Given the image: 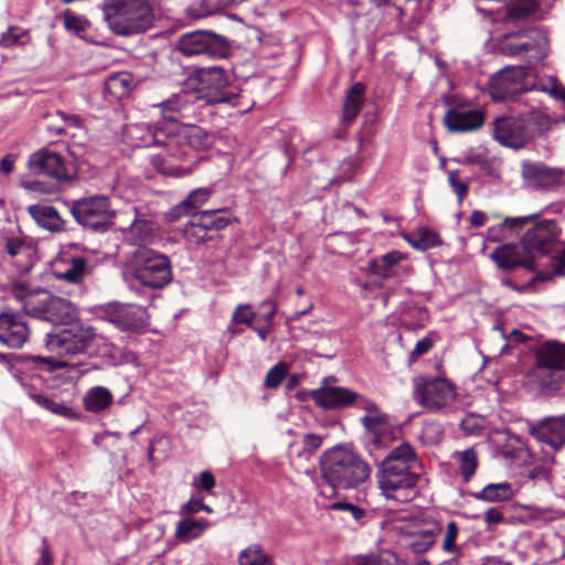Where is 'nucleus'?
<instances>
[{"mask_svg":"<svg viewBox=\"0 0 565 565\" xmlns=\"http://www.w3.org/2000/svg\"><path fill=\"white\" fill-rule=\"evenodd\" d=\"M199 214L213 237L218 231L224 230L235 220L232 212L227 209L205 210L199 212Z\"/></svg>","mask_w":565,"mask_h":565,"instance_id":"nucleus-39","label":"nucleus"},{"mask_svg":"<svg viewBox=\"0 0 565 565\" xmlns=\"http://www.w3.org/2000/svg\"><path fill=\"white\" fill-rule=\"evenodd\" d=\"M202 501H203L202 498L192 497L186 503H184L180 508V514L193 515V514L199 513L200 508H202V505H201Z\"/></svg>","mask_w":565,"mask_h":565,"instance_id":"nucleus-60","label":"nucleus"},{"mask_svg":"<svg viewBox=\"0 0 565 565\" xmlns=\"http://www.w3.org/2000/svg\"><path fill=\"white\" fill-rule=\"evenodd\" d=\"M26 212L39 227L50 233L66 231V221L52 205L44 203L31 204L26 207Z\"/></svg>","mask_w":565,"mask_h":565,"instance_id":"nucleus-25","label":"nucleus"},{"mask_svg":"<svg viewBox=\"0 0 565 565\" xmlns=\"http://www.w3.org/2000/svg\"><path fill=\"white\" fill-rule=\"evenodd\" d=\"M473 498L484 502H502L513 498L514 491L509 482L489 483L479 492L472 494Z\"/></svg>","mask_w":565,"mask_h":565,"instance_id":"nucleus-38","label":"nucleus"},{"mask_svg":"<svg viewBox=\"0 0 565 565\" xmlns=\"http://www.w3.org/2000/svg\"><path fill=\"white\" fill-rule=\"evenodd\" d=\"M524 121L529 127L530 139L537 132H543L551 127V117L545 109L539 105H532L529 109L522 114Z\"/></svg>","mask_w":565,"mask_h":565,"instance_id":"nucleus-37","label":"nucleus"},{"mask_svg":"<svg viewBox=\"0 0 565 565\" xmlns=\"http://www.w3.org/2000/svg\"><path fill=\"white\" fill-rule=\"evenodd\" d=\"M282 382V361H278L267 373L264 385L267 388H277Z\"/></svg>","mask_w":565,"mask_h":565,"instance_id":"nucleus-55","label":"nucleus"},{"mask_svg":"<svg viewBox=\"0 0 565 565\" xmlns=\"http://www.w3.org/2000/svg\"><path fill=\"white\" fill-rule=\"evenodd\" d=\"M26 35L28 33L24 30L18 26H10L7 32L1 34L0 46L10 47L15 44L23 43L21 39Z\"/></svg>","mask_w":565,"mask_h":565,"instance_id":"nucleus-54","label":"nucleus"},{"mask_svg":"<svg viewBox=\"0 0 565 565\" xmlns=\"http://www.w3.org/2000/svg\"><path fill=\"white\" fill-rule=\"evenodd\" d=\"M210 526L207 520L186 518L177 523L175 537L182 543L199 539Z\"/></svg>","mask_w":565,"mask_h":565,"instance_id":"nucleus-36","label":"nucleus"},{"mask_svg":"<svg viewBox=\"0 0 565 565\" xmlns=\"http://www.w3.org/2000/svg\"><path fill=\"white\" fill-rule=\"evenodd\" d=\"M128 233L135 243H146L153 237V226L146 220H136L129 226Z\"/></svg>","mask_w":565,"mask_h":565,"instance_id":"nucleus-49","label":"nucleus"},{"mask_svg":"<svg viewBox=\"0 0 565 565\" xmlns=\"http://www.w3.org/2000/svg\"><path fill=\"white\" fill-rule=\"evenodd\" d=\"M356 565H401V561L394 552L385 550L364 557Z\"/></svg>","mask_w":565,"mask_h":565,"instance_id":"nucleus-52","label":"nucleus"},{"mask_svg":"<svg viewBox=\"0 0 565 565\" xmlns=\"http://www.w3.org/2000/svg\"><path fill=\"white\" fill-rule=\"evenodd\" d=\"M212 193L213 191L211 188L195 189L190 192L188 198L179 205V207L186 210L188 213H190V210H198L209 201Z\"/></svg>","mask_w":565,"mask_h":565,"instance_id":"nucleus-48","label":"nucleus"},{"mask_svg":"<svg viewBox=\"0 0 565 565\" xmlns=\"http://www.w3.org/2000/svg\"><path fill=\"white\" fill-rule=\"evenodd\" d=\"M441 539V550L451 555V558L441 565H456L458 558L462 555V547L458 543L460 527L455 521H449L444 527L439 526Z\"/></svg>","mask_w":565,"mask_h":565,"instance_id":"nucleus-34","label":"nucleus"},{"mask_svg":"<svg viewBox=\"0 0 565 565\" xmlns=\"http://www.w3.org/2000/svg\"><path fill=\"white\" fill-rule=\"evenodd\" d=\"M64 26L68 31L81 32L85 30L86 23L76 14L66 11L64 13Z\"/></svg>","mask_w":565,"mask_h":565,"instance_id":"nucleus-58","label":"nucleus"},{"mask_svg":"<svg viewBox=\"0 0 565 565\" xmlns=\"http://www.w3.org/2000/svg\"><path fill=\"white\" fill-rule=\"evenodd\" d=\"M114 402V395L104 386H94L85 394L83 405L85 411L98 414L108 407Z\"/></svg>","mask_w":565,"mask_h":565,"instance_id":"nucleus-35","label":"nucleus"},{"mask_svg":"<svg viewBox=\"0 0 565 565\" xmlns=\"http://www.w3.org/2000/svg\"><path fill=\"white\" fill-rule=\"evenodd\" d=\"M317 405L323 408L355 407L364 412L361 417L363 444L369 455L377 460L382 451L388 449L396 440L390 417L377 404L359 393L341 386L322 385L311 392Z\"/></svg>","mask_w":565,"mask_h":565,"instance_id":"nucleus-2","label":"nucleus"},{"mask_svg":"<svg viewBox=\"0 0 565 565\" xmlns=\"http://www.w3.org/2000/svg\"><path fill=\"white\" fill-rule=\"evenodd\" d=\"M171 126L169 159L182 166H193L194 171L200 161L194 152L211 149L216 135L196 125H183L173 118Z\"/></svg>","mask_w":565,"mask_h":565,"instance_id":"nucleus-8","label":"nucleus"},{"mask_svg":"<svg viewBox=\"0 0 565 565\" xmlns=\"http://www.w3.org/2000/svg\"><path fill=\"white\" fill-rule=\"evenodd\" d=\"M371 472V466L349 445H337L321 457L322 478L333 488H358L370 479Z\"/></svg>","mask_w":565,"mask_h":565,"instance_id":"nucleus-4","label":"nucleus"},{"mask_svg":"<svg viewBox=\"0 0 565 565\" xmlns=\"http://www.w3.org/2000/svg\"><path fill=\"white\" fill-rule=\"evenodd\" d=\"M503 519V513L498 508H490L484 512V522L488 525L499 524Z\"/></svg>","mask_w":565,"mask_h":565,"instance_id":"nucleus-61","label":"nucleus"},{"mask_svg":"<svg viewBox=\"0 0 565 565\" xmlns=\"http://www.w3.org/2000/svg\"><path fill=\"white\" fill-rule=\"evenodd\" d=\"M548 52V39L544 31L540 29H530L522 31V42L520 49L521 57L529 63L542 61Z\"/></svg>","mask_w":565,"mask_h":565,"instance_id":"nucleus-24","label":"nucleus"},{"mask_svg":"<svg viewBox=\"0 0 565 565\" xmlns=\"http://www.w3.org/2000/svg\"><path fill=\"white\" fill-rule=\"evenodd\" d=\"M200 88L196 99L202 105L227 104L233 108H241V95L237 88L232 85L226 71L218 66L201 68L198 72ZM249 109L246 107L239 109L245 113Z\"/></svg>","mask_w":565,"mask_h":565,"instance_id":"nucleus-10","label":"nucleus"},{"mask_svg":"<svg viewBox=\"0 0 565 565\" xmlns=\"http://www.w3.org/2000/svg\"><path fill=\"white\" fill-rule=\"evenodd\" d=\"M28 164L32 172L47 175L58 182L71 178L63 156L50 148H42L32 153Z\"/></svg>","mask_w":565,"mask_h":565,"instance_id":"nucleus-18","label":"nucleus"},{"mask_svg":"<svg viewBox=\"0 0 565 565\" xmlns=\"http://www.w3.org/2000/svg\"><path fill=\"white\" fill-rule=\"evenodd\" d=\"M14 297L21 301L25 315L64 328L45 334L47 350L60 355H75L86 352L94 343L95 329L77 320V309L65 298L55 296L46 289L28 290L24 285L13 287Z\"/></svg>","mask_w":565,"mask_h":565,"instance_id":"nucleus-1","label":"nucleus"},{"mask_svg":"<svg viewBox=\"0 0 565 565\" xmlns=\"http://www.w3.org/2000/svg\"><path fill=\"white\" fill-rule=\"evenodd\" d=\"M238 563L239 565H267L268 556L262 552L259 546L252 545L241 552Z\"/></svg>","mask_w":565,"mask_h":565,"instance_id":"nucleus-50","label":"nucleus"},{"mask_svg":"<svg viewBox=\"0 0 565 565\" xmlns=\"http://www.w3.org/2000/svg\"><path fill=\"white\" fill-rule=\"evenodd\" d=\"M188 97L189 94L186 92H182L180 94L173 95L171 98L162 102L159 106L162 109V118H173L175 114L183 115V113L186 110L188 106Z\"/></svg>","mask_w":565,"mask_h":565,"instance_id":"nucleus-45","label":"nucleus"},{"mask_svg":"<svg viewBox=\"0 0 565 565\" xmlns=\"http://www.w3.org/2000/svg\"><path fill=\"white\" fill-rule=\"evenodd\" d=\"M448 183L456 193L458 202L461 203L468 194V182L460 180L458 170H450L448 171Z\"/></svg>","mask_w":565,"mask_h":565,"instance_id":"nucleus-53","label":"nucleus"},{"mask_svg":"<svg viewBox=\"0 0 565 565\" xmlns=\"http://www.w3.org/2000/svg\"><path fill=\"white\" fill-rule=\"evenodd\" d=\"M30 330L15 313H0V342L12 349H20L29 340Z\"/></svg>","mask_w":565,"mask_h":565,"instance_id":"nucleus-21","label":"nucleus"},{"mask_svg":"<svg viewBox=\"0 0 565 565\" xmlns=\"http://www.w3.org/2000/svg\"><path fill=\"white\" fill-rule=\"evenodd\" d=\"M420 467L414 448L403 443L381 460L376 482L386 500L398 503L413 501L419 494Z\"/></svg>","mask_w":565,"mask_h":565,"instance_id":"nucleus-3","label":"nucleus"},{"mask_svg":"<svg viewBox=\"0 0 565 565\" xmlns=\"http://www.w3.org/2000/svg\"><path fill=\"white\" fill-rule=\"evenodd\" d=\"M90 273L87 258L82 256L63 258L53 271L56 279L75 285L82 284Z\"/></svg>","mask_w":565,"mask_h":565,"instance_id":"nucleus-26","label":"nucleus"},{"mask_svg":"<svg viewBox=\"0 0 565 565\" xmlns=\"http://www.w3.org/2000/svg\"><path fill=\"white\" fill-rule=\"evenodd\" d=\"M134 78L130 73L121 72L114 74L106 81L107 92L116 99H121L129 95L132 89Z\"/></svg>","mask_w":565,"mask_h":565,"instance_id":"nucleus-41","label":"nucleus"},{"mask_svg":"<svg viewBox=\"0 0 565 565\" xmlns=\"http://www.w3.org/2000/svg\"><path fill=\"white\" fill-rule=\"evenodd\" d=\"M177 49L186 57L207 56L223 58L228 55L231 44L225 36L215 32L195 30L183 33L178 40Z\"/></svg>","mask_w":565,"mask_h":565,"instance_id":"nucleus-13","label":"nucleus"},{"mask_svg":"<svg viewBox=\"0 0 565 565\" xmlns=\"http://www.w3.org/2000/svg\"><path fill=\"white\" fill-rule=\"evenodd\" d=\"M322 443L323 436L321 435L303 430H289L285 435V446H287L290 466L297 471L308 472L312 466V459L322 446Z\"/></svg>","mask_w":565,"mask_h":565,"instance_id":"nucleus-14","label":"nucleus"},{"mask_svg":"<svg viewBox=\"0 0 565 565\" xmlns=\"http://www.w3.org/2000/svg\"><path fill=\"white\" fill-rule=\"evenodd\" d=\"M540 89L550 93L555 98H564L565 92L556 79H550V86L537 88L531 73L523 66H508L499 71L490 78L489 94L493 100L503 102L513 98L518 94Z\"/></svg>","mask_w":565,"mask_h":565,"instance_id":"nucleus-9","label":"nucleus"},{"mask_svg":"<svg viewBox=\"0 0 565 565\" xmlns=\"http://www.w3.org/2000/svg\"><path fill=\"white\" fill-rule=\"evenodd\" d=\"M216 481L213 473L209 470H204L199 475L198 481L193 482V486L199 491L211 493L215 488Z\"/></svg>","mask_w":565,"mask_h":565,"instance_id":"nucleus-56","label":"nucleus"},{"mask_svg":"<svg viewBox=\"0 0 565 565\" xmlns=\"http://www.w3.org/2000/svg\"><path fill=\"white\" fill-rule=\"evenodd\" d=\"M56 115L62 118V120L65 122V127H57L55 128V132L57 135H62L66 132V127H79L81 126V118L76 115H67L64 111H56Z\"/></svg>","mask_w":565,"mask_h":565,"instance_id":"nucleus-59","label":"nucleus"},{"mask_svg":"<svg viewBox=\"0 0 565 565\" xmlns=\"http://www.w3.org/2000/svg\"><path fill=\"white\" fill-rule=\"evenodd\" d=\"M95 312L121 331H137L148 326L145 309L135 305L109 302L97 306Z\"/></svg>","mask_w":565,"mask_h":565,"instance_id":"nucleus-16","label":"nucleus"},{"mask_svg":"<svg viewBox=\"0 0 565 565\" xmlns=\"http://www.w3.org/2000/svg\"><path fill=\"white\" fill-rule=\"evenodd\" d=\"M126 266L136 281L152 290L164 288L173 279L169 257L143 245L131 253Z\"/></svg>","mask_w":565,"mask_h":565,"instance_id":"nucleus-7","label":"nucleus"},{"mask_svg":"<svg viewBox=\"0 0 565 565\" xmlns=\"http://www.w3.org/2000/svg\"><path fill=\"white\" fill-rule=\"evenodd\" d=\"M530 434L552 449L558 450L565 445V418L550 417L530 427Z\"/></svg>","mask_w":565,"mask_h":565,"instance_id":"nucleus-22","label":"nucleus"},{"mask_svg":"<svg viewBox=\"0 0 565 565\" xmlns=\"http://www.w3.org/2000/svg\"><path fill=\"white\" fill-rule=\"evenodd\" d=\"M329 509L332 511H341L343 512L344 521H354L355 523H360L365 518V510L350 502L337 501L329 505Z\"/></svg>","mask_w":565,"mask_h":565,"instance_id":"nucleus-47","label":"nucleus"},{"mask_svg":"<svg viewBox=\"0 0 565 565\" xmlns=\"http://www.w3.org/2000/svg\"><path fill=\"white\" fill-rule=\"evenodd\" d=\"M4 252L17 265L20 273H28L33 267L32 239L24 235H8L3 237Z\"/></svg>","mask_w":565,"mask_h":565,"instance_id":"nucleus-23","label":"nucleus"},{"mask_svg":"<svg viewBox=\"0 0 565 565\" xmlns=\"http://www.w3.org/2000/svg\"><path fill=\"white\" fill-rule=\"evenodd\" d=\"M521 42L522 31L507 34L501 40L499 50L503 55L518 56L520 55Z\"/></svg>","mask_w":565,"mask_h":565,"instance_id":"nucleus-51","label":"nucleus"},{"mask_svg":"<svg viewBox=\"0 0 565 565\" xmlns=\"http://www.w3.org/2000/svg\"><path fill=\"white\" fill-rule=\"evenodd\" d=\"M17 379L19 380L20 384L28 390L30 398L40 407L64 418H77V414L64 403L57 402L47 395L36 392L33 387L28 386L21 376H17Z\"/></svg>","mask_w":565,"mask_h":565,"instance_id":"nucleus-32","label":"nucleus"},{"mask_svg":"<svg viewBox=\"0 0 565 565\" xmlns=\"http://www.w3.org/2000/svg\"><path fill=\"white\" fill-rule=\"evenodd\" d=\"M493 136L505 147L521 148L529 139V127L524 117L504 116L494 120Z\"/></svg>","mask_w":565,"mask_h":565,"instance_id":"nucleus-19","label":"nucleus"},{"mask_svg":"<svg viewBox=\"0 0 565 565\" xmlns=\"http://www.w3.org/2000/svg\"><path fill=\"white\" fill-rule=\"evenodd\" d=\"M23 372L33 377H42L43 373H51L65 366V363L54 358L21 354L18 358Z\"/></svg>","mask_w":565,"mask_h":565,"instance_id":"nucleus-30","label":"nucleus"},{"mask_svg":"<svg viewBox=\"0 0 565 565\" xmlns=\"http://www.w3.org/2000/svg\"><path fill=\"white\" fill-rule=\"evenodd\" d=\"M533 380L548 391L561 388L565 380V343L547 342L536 352Z\"/></svg>","mask_w":565,"mask_h":565,"instance_id":"nucleus-11","label":"nucleus"},{"mask_svg":"<svg viewBox=\"0 0 565 565\" xmlns=\"http://www.w3.org/2000/svg\"><path fill=\"white\" fill-rule=\"evenodd\" d=\"M404 255L398 250L390 252L385 255L374 258L370 263L371 273L382 280L396 278L402 271L401 262Z\"/></svg>","mask_w":565,"mask_h":565,"instance_id":"nucleus-29","label":"nucleus"},{"mask_svg":"<svg viewBox=\"0 0 565 565\" xmlns=\"http://www.w3.org/2000/svg\"><path fill=\"white\" fill-rule=\"evenodd\" d=\"M366 87L363 83L356 82L347 90L342 108L341 121L344 125L352 124L365 102Z\"/></svg>","mask_w":565,"mask_h":565,"instance_id":"nucleus-31","label":"nucleus"},{"mask_svg":"<svg viewBox=\"0 0 565 565\" xmlns=\"http://www.w3.org/2000/svg\"><path fill=\"white\" fill-rule=\"evenodd\" d=\"M444 124L452 132L472 131L483 125V115L477 109L450 108L445 114Z\"/></svg>","mask_w":565,"mask_h":565,"instance_id":"nucleus-27","label":"nucleus"},{"mask_svg":"<svg viewBox=\"0 0 565 565\" xmlns=\"http://www.w3.org/2000/svg\"><path fill=\"white\" fill-rule=\"evenodd\" d=\"M71 214L84 228L96 233L109 231L116 216L106 195H93L73 201Z\"/></svg>","mask_w":565,"mask_h":565,"instance_id":"nucleus-12","label":"nucleus"},{"mask_svg":"<svg viewBox=\"0 0 565 565\" xmlns=\"http://www.w3.org/2000/svg\"><path fill=\"white\" fill-rule=\"evenodd\" d=\"M232 319L235 323H244L252 327L255 313L252 311L250 306L241 305L233 312Z\"/></svg>","mask_w":565,"mask_h":565,"instance_id":"nucleus-57","label":"nucleus"},{"mask_svg":"<svg viewBox=\"0 0 565 565\" xmlns=\"http://www.w3.org/2000/svg\"><path fill=\"white\" fill-rule=\"evenodd\" d=\"M456 387L446 379H425L414 380L415 401L431 412H437L456 398Z\"/></svg>","mask_w":565,"mask_h":565,"instance_id":"nucleus-15","label":"nucleus"},{"mask_svg":"<svg viewBox=\"0 0 565 565\" xmlns=\"http://www.w3.org/2000/svg\"><path fill=\"white\" fill-rule=\"evenodd\" d=\"M558 235L559 228L555 221H539L525 232L522 237V245L529 253L546 254L551 250Z\"/></svg>","mask_w":565,"mask_h":565,"instance_id":"nucleus-20","label":"nucleus"},{"mask_svg":"<svg viewBox=\"0 0 565 565\" xmlns=\"http://www.w3.org/2000/svg\"><path fill=\"white\" fill-rule=\"evenodd\" d=\"M454 458L459 465V470L465 482H468L476 473L478 467V455L473 448L457 451Z\"/></svg>","mask_w":565,"mask_h":565,"instance_id":"nucleus-44","label":"nucleus"},{"mask_svg":"<svg viewBox=\"0 0 565 565\" xmlns=\"http://www.w3.org/2000/svg\"><path fill=\"white\" fill-rule=\"evenodd\" d=\"M520 173L523 184L532 190H552L565 180L564 169L541 161H522Z\"/></svg>","mask_w":565,"mask_h":565,"instance_id":"nucleus-17","label":"nucleus"},{"mask_svg":"<svg viewBox=\"0 0 565 565\" xmlns=\"http://www.w3.org/2000/svg\"><path fill=\"white\" fill-rule=\"evenodd\" d=\"M440 529L438 524L425 530L401 531L399 542L415 554H422L431 548Z\"/></svg>","mask_w":565,"mask_h":565,"instance_id":"nucleus-28","label":"nucleus"},{"mask_svg":"<svg viewBox=\"0 0 565 565\" xmlns=\"http://www.w3.org/2000/svg\"><path fill=\"white\" fill-rule=\"evenodd\" d=\"M491 258L502 269H513L518 266L533 268V260L521 256L519 247L515 245H502L497 247Z\"/></svg>","mask_w":565,"mask_h":565,"instance_id":"nucleus-33","label":"nucleus"},{"mask_svg":"<svg viewBox=\"0 0 565 565\" xmlns=\"http://www.w3.org/2000/svg\"><path fill=\"white\" fill-rule=\"evenodd\" d=\"M527 477L534 481L536 480H547L548 479V470L542 466H534L527 470Z\"/></svg>","mask_w":565,"mask_h":565,"instance_id":"nucleus-64","label":"nucleus"},{"mask_svg":"<svg viewBox=\"0 0 565 565\" xmlns=\"http://www.w3.org/2000/svg\"><path fill=\"white\" fill-rule=\"evenodd\" d=\"M171 119L161 118L152 126L145 122L134 124L128 127L127 134L136 147L164 149V154H158L152 159V164L159 173L173 178L186 177L193 172V166H182L169 159Z\"/></svg>","mask_w":565,"mask_h":565,"instance_id":"nucleus-5","label":"nucleus"},{"mask_svg":"<svg viewBox=\"0 0 565 565\" xmlns=\"http://www.w3.org/2000/svg\"><path fill=\"white\" fill-rule=\"evenodd\" d=\"M53 561H54V558H53L50 545L47 543V540L44 537L42 540L41 554H40V558H39L38 565H40V564H42V565H52Z\"/></svg>","mask_w":565,"mask_h":565,"instance_id":"nucleus-62","label":"nucleus"},{"mask_svg":"<svg viewBox=\"0 0 565 565\" xmlns=\"http://www.w3.org/2000/svg\"><path fill=\"white\" fill-rule=\"evenodd\" d=\"M406 241L417 250H428L440 245L439 236L436 232L423 227L419 228L416 233L409 234L406 236Z\"/></svg>","mask_w":565,"mask_h":565,"instance_id":"nucleus-43","label":"nucleus"},{"mask_svg":"<svg viewBox=\"0 0 565 565\" xmlns=\"http://www.w3.org/2000/svg\"><path fill=\"white\" fill-rule=\"evenodd\" d=\"M183 236L188 242L194 244H201L214 238L207 230L205 223H203L199 212L195 213L192 218L184 225Z\"/></svg>","mask_w":565,"mask_h":565,"instance_id":"nucleus-40","label":"nucleus"},{"mask_svg":"<svg viewBox=\"0 0 565 565\" xmlns=\"http://www.w3.org/2000/svg\"><path fill=\"white\" fill-rule=\"evenodd\" d=\"M539 8V0H516L509 9V18L523 20L535 17Z\"/></svg>","mask_w":565,"mask_h":565,"instance_id":"nucleus-46","label":"nucleus"},{"mask_svg":"<svg viewBox=\"0 0 565 565\" xmlns=\"http://www.w3.org/2000/svg\"><path fill=\"white\" fill-rule=\"evenodd\" d=\"M424 435L431 440H439L443 435V429L437 423H427L424 426Z\"/></svg>","mask_w":565,"mask_h":565,"instance_id":"nucleus-63","label":"nucleus"},{"mask_svg":"<svg viewBox=\"0 0 565 565\" xmlns=\"http://www.w3.org/2000/svg\"><path fill=\"white\" fill-rule=\"evenodd\" d=\"M104 19L119 36L146 33L153 26L154 12L149 0H104Z\"/></svg>","mask_w":565,"mask_h":565,"instance_id":"nucleus-6","label":"nucleus"},{"mask_svg":"<svg viewBox=\"0 0 565 565\" xmlns=\"http://www.w3.org/2000/svg\"><path fill=\"white\" fill-rule=\"evenodd\" d=\"M536 216V214H532L527 216L507 217L500 226L488 230V238L490 241H499L501 237H505L503 232L516 231L524 225L533 223Z\"/></svg>","mask_w":565,"mask_h":565,"instance_id":"nucleus-42","label":"nucleus"}]
</instances>
